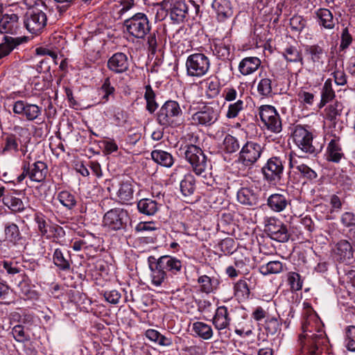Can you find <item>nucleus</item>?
Returning <instances> with one entry per match:
<instances>
[{
  "label": "nucleus",
  "mask_w": 355,
  "mask_h": 355,
  "mask_svg": "<svg viewBox=\"0 0 355 355\" xmlns=\"http://www.w3.org/2000/svg\"><path fill=\"white\" fill-rule=\"evenodd\" d=\"M148 262L151 271L152 283L156 286H161L164 282L168 284L173 283V276L181 273L182 262L176 257L164 255L156 259L150 256Z\"/></svg>",
  "instance_id": "nucleus-1"
},
{
  "label": "nucleus",
  "mask_w": 355,
  "mask_h": 355,
  "mask_svg": "<svg viewBox=\"0 0 355 355\" xmlns=\"http://www.w3.org/2000/svg\"><path fill=\"white\" fill-rule=\"evenodd\" d=\"M183 150L185 159L196 175L206 179L208 175H211V165L200 147L189 144L186 145Z\"/></svg>",
  "instance_id": "nucleus-2"
},
{
  "label": "nucleus",
  "mask_w": 355,
  "mask_h": 355,
  "mask_svg": "<svg viewBox=\"0 0 355 355\" xmlns=\"http://www.w3.org/2000/svg\"><path fill=\"white\" fill-rule=\"evenodd\" d=\"M182 115V111L179 103L175 101H167L158 111L157 121L164 127H174L180 123Z\"/></svg>",
  "instance_id": "nucleus-3"
},
{
  "label": "nucleus",
  "mask_w": 355,
  "mask_h": 355,
  "mask_svg": "<svg viewBox=\"0 0 355 355\" xmlns=\"http://www.w3.org/2000/svg\"><path fill=\"white\" fill-rule=\"evenodd\" d=\"M123 26L127 32L137 39L145 38L151 29L148 18L143 12H137L125 19Z\"/></svg>",
  "instance_id": "nucleus-4"
},
{
  "label": "nucleus",
  "mask_w": 355,
  "mask_h": 355,
  "mask_svg": "<svg viewBox=\"0 0 355 355\" xmlns=\"http://www.w3.org/2000/svg\"><path fill=\"white\" fill-rule=\"evenodd\" d=\"M185 66L188 76L200 78L207 74L211 63L204 53H195L187 57Z\"/></svg>",
  "instance_id": "nucleus-5"
},
{
  "label": "nucleus",
  "mask_w": 355,
  "mask_h": 355,
  "mask_svg": "<svg viewBox=\"0 0 355 355\" xmlns=\"http://www.w3.org/2000/svg\"><path fill=\"white\" fill-rule=\"evenodd\" d=\"M292 136L295 145L302 153L315 156L321 150V147L317 148L313 144V135L304 127L296 125Z\"/></svg>",
  "instance_id": "nucleus-6"
},
{
  "label": "nucleus",
  "mask_w": 355,
  "mask_h": 355,
  "mask_svg": "<svg viewBox=\"0 0 355 355\" xmlns=\"http://www.w3.org/2000/svg\"><path fill=\"white\" fill-rule=\"evenodd\" d=\"M284 171V162L279 157L268 159L261 168L264 179L270 184H276L282 179Z\"/></svg>",
  "instance_id": "nucleus-7"
},
{
  "label": "nucleus",
  "mask_w": 355,
  "mask_h": 355,
  "mask_svg": "<svg viewBox=\"0 0 355 355\" xmlns=\"http://www.w3.org/2000/svg\"><path fill=\"white\" fill-rule=\"evenodd\" d=\"M265 231L272 239L278 242H286L290 237L287 225L275 217L265 220Z\"/></svg>",
  "instance_id": "nucleus-8"
},
{
  "label": "nucleus",
  "mask_w": 355,
  "mask_h": 355,
  "mask_svg": "<svg viewBox=\"0 0 355 355\" xmlns=\"http://www.w3.org/2000/svg\"><path fill=\"white\" fill-rule=\"evenodd\" d=\"M46 14L39 10H28L24 15V24L26 28L32 34H39L46 24Z\"/></svg>",
  "instance_id": "nucleus-9"
},
{
  "label": "nucleus",
  "mask_w": 355,
  "mask_h": 355,
  "mask_svg": "<svg viewBox=\"0 0 355 355\" xmlns=\"http://www.w3.org/2000/svg\"><path fill=\"white\" fill-rule=\"evenodd\" d=\"M129 221L128 211L123 209L115 208L108 211L103 217L105 226L113 230L125 229Z\"/></svg>",
  "instance_id": "nucleus-10"
},
{
  "label": "nucleus",
  "mask_w": 355,
  "mask_h": 355,
  "mask_svg": "<svg viewBox=\"0 0 355 355\" xmlns=\"http://www.w3.org/2000/svg\"><path fill=\"white\" fill-rule=\"evenodd\" d=\"M220 116V111L216 107L210 105L203 106L199 111L194 113L192 116L193 123L209 127L214 125Z\"/></svg>",
  "instance_id": "nucleus-11"
},
{
  "label": "nucleus",
  "mask_w": 355,
  "mask_h": 355,
  "mask_svg": "<svg viewBox=\"0 0 355 355\" xmlns=\"http://www.w3.org/2000/svg\"><path fill=\"white\" fill-rule=\"evenodd\" d=\"M263 148L254 141H247L239 152V161L245 166H252L260 158Z\"/></svg>",
  "instance_id": "nucleus-12"
},
{
  "label": "nucleus",
  "mask_w": 355,
  "mask_h": 355,
  "mask_svg": "<svg viewBox=\"0 0 355 355\" xmlns=\"http://www.w3.org/2000/svg\"><path fill=\"white\" fill-rule=\"evenodd\" d=\"M259 116L261 121L270 131L279 132L282 130V121L279 115L273 106H261L260 107Z\"/></svg>",
  "instance_id": "nucleus-13"
},
{
  "label": "nucleus",
  "mask_w": 355,
  "mask_h": 355,
  "mask_svg": "<svg viewBox=\"0 0 355 355\" xmlns=\"http://www.w3.org/2000/svg\"><path fill=\"white\" fill-rule=\"evenodd\" d=\"M20 30L19 17L16 14H5L0 18V33L15 35Z\"/></svg>",
  "instance_id": "nucleus-14"
},
{
  "label": "nucleus",
  "mask_w": 355,
  "mask_h": 355,
  "mask_svg": "<svg viewBox=\"0 0 355 355\" xmlns=\"http://www.w3.org/2000/svg\"><path fill=\"white\" fill-rule=\"evenodd\" d=\"M129 60L128 56L123 53H116L113 54L107 60V68L116 73H122L129 69Z\"/></svg>",
  "instance_id": "nucleus-15"
},
{
  "label": "nucleus",
  "mask_w": 355,
  "mask_h": 355,
  "mask_svg": "<svg viewBox=\"0 0 355 355\" xmlns=\"http://www.w3.org/2000/svg\"><path fill=\"white\" fill-rule=\"evenodd\" d=\"M267 205L275 212H281L291 205L288 193H273L267 200Z\"/></svg>",
  "instance_id": "nucleus-16"
},
{
  "label": "nucleus",
  "mask_w": 355,
  "mask_h": 355,
  "mask_svg": "<svg viewBox=\"0 0 355 355\" xmlns=\"http://www.w3.org/2000/svg\"><path fill=\"white\" fill-rule=\"evenodd\" d=\"M336 258L340 262H349L354 257L352 244L347 240L340 241L335 249Z\"/></svg>",
  "instance_id": "nucleus-17"
},
{
  "label": "nucleus",
  "mask_w": 355,
  "mask_h": 355,
  "mask_svg": "<svg viewBox=\"0 0 355 355\" xmlns=\"http://www.w3.org/2000/svg\"><path fill=\"white\" fill-rule=\"evenodd\" d=\"M212 8L216 11L217 19L220 21H224L233 15L232 5L229 0H214Z\"/></svg>",
  "instance_id": "nucleus-18"
},
{
  "label": "nucleus",
  "mask_w": 355,
  "mask_h": 355,
  "mask_svg": "<svg viewBox=\"0 0 355 355\" xmlns=\"http://www.w3.org/2000/svg\"><path fill=\"white\" fill-rule=\"evenodd\" d=\"M344 157V153L340 144L339 137L332 139L327 146V159L328 161L338 163Z\"/></svg>",
  "instance_id": "nucleus-19"
},
{
  "label": "nucleus",
  "mask_w": 355,
  "mask_h": 355,
  "mask_svg": "<svg viewBox=\"0 0 355 355\" xmlns=\"http://www.w3.org/2000/svg\"><path fill=\"white\" fill-rule=\"evenodd\" d=\"M305 53L315 66L318 67L323 64L325 52L323 48L318 44L306 46Z\"/></svg>",
  "instance_id": "nucleus-20"
},
{
  "label": "nucleus",
  "mask_w": 355,
  "mask_h": 355,
  "mask_svg": "<svg viewBox=\"0 0 355 355\" xmlns=\"http://www.w3.org/2000/svg\"><path fill=\"white\" fill-rule=\"evenodd\" d=\"M26 42V37H3V42L0 44V59L8 55L16 46Z\"/></svg>",
  "instance_id": "nucleus-21"
},
{
  "label": "nucleus",
  "mask_w": 355,
  "mask_h": 355,
  "mask_svg": "<svg viewBox=\"0 0 355 355\" xmlns=\"http://www.w3.org/2000/svg\"><path fill=\"white\" fill-rule=\"evenodd\" d=\"M230 322L227 309L225 306H219L215 313L212 322L215 328L219 331L226 329Z\"/></svg>",
  "instance_id": "nucleus-22"
},
{
  "label": "nucleus",
  "mask_w": 355,
  "mask_h": 355,
  "mask_svg": "<svg viewBox=\"0 0 355 355\" xmlns=\"http://www.w3.org/2000/svg\"><path fill=\"white\" fill-rule=\"evenodd\" d=\"M48 172L46 163L38 161L30 165V180L33 182H41L46 176Z\"/></svg>",
  "instance_id": "nucleus-23"
},
{
  "label": "nucleus",
  "mask_w": 355,
  "mask_h": 355,
  "mask_svg": "<svg viewBox=\"0 0 355 355\" xmlns=\"http://www.w3.org/2000/svg\"><path fill=\"white\" fill-rule=\"evenodd\" d=\"M261 65V60L257 57H247L239 63V70L243 76L252 74Z\"/></svg>",
  "instance_id": "nucleus-24"
},
{
  "label": "nucleus",
  "mask_w": 355,
  "mask_h": 355,
  "mask_svg": "<svg viewBox=\"0 0 355 355\" xmlns=\"http://www.w3.org/2000/svg\"><path fill=\"white\" fill-rule=\"evenodd\" d=\"M160 206L161 205H159L155 200L150 198H143L137 202L139 213L149 216L155 215Z\"/></svg>",
  "instance_id": "nucleus-25"
},
{
  "label": "nucleus",
  "mask_w": 355,
  "mask_h": 355,
  "mask_svg": "<svg viewBox=\"0 0 355 355\" xmlns=\"http://www.w3.org/2000/svg\"><path fill=\"white\" fill-rule=\"evenodd\" d=\"M120 202L128 204L133 199L134 187L130 181L122 182L116 192Z\"/></svg>",
  "instance_id": "nucleus-26"
},
{
  "label": "nucleus",
  "mask_w": 355,
  "mask_h": 355,
  "mask_svg": "<svg viewBox=\"0 0 355 355\" xmlns=\"http://www.w3.org/2000/svg\"><path fill=\"white\" fill-rule=\"evenodd\" d=\"M238 201L244 205L254 206L258 203L257 195L251 189L243 187L237 192Z\"/></svg>",
  "instance_id": "nucleus-27"
},
{
  "label": "nucleus",
  "mask_w": 355,
  "mask_h": 355,
  "mask_svg": "<svg viewBox=\"0 0 355 355\" xmlns=\"http://www.w3.org/2000/svg\"><path fill=\"white\" fill-rule=\"evenodd\" d=\"M317 19L319 20V24L327 29H332L336 24V20L334 18L331 12L327 8H319L315 12Z\"/></svg>",
  "instance_id": "nucleus-28"
},
{
  "label": "nucleus",
  "mask_w": 355,
  "mask_h": 355,
  "mask_svg": "<svg viewBox=\"0 0 355 355\" xmlns=\"http://www.w3.org/2000/svg\"><path fill=\"white\" fill-rule=\"evenodd\" d=\"M151 157L155 162L166 168L171 167L174 163L173 155L162 150H153L151 152Z\"/></svg>",
  "instance_id": "nucleus-29"
},
{
  "label": "nucleus",
  "mask_w": 355,
  "mask_h": 355,
  "mask_svg": "<svg viewBox=\"0 0 355 355\" xmlns=\"http://www.w3.org/2000/svg\"><path fill=\"white\" fill-rule=\"evenodd\" d=\"M53 263L62 271H69L71 269L70 255H65L64 252L59 248L54 250L53 254Z\"/></svg>",
  "instance_id": "nucleus-30"
},
{
  "label": "nucleus",
  "mask_w": 355,
  "mask_h": 355,
  "mask_svg": "<svg viewBox=\"0 0 355 355\" xmlns=\"http://www.w3.org/2000/svg\"><path fill=\"white\" fill-rule=\"evenodd\" d=\"M290 166L292 168H296L302 178L309 180H314L318 176L314 170L304 164H299L298 162L292 157L290 158Z\"/></svg>",
  "instance_id": "nucleus-31"
},
{
  "label": "nucleus",
  "mask_w": 355,
  "mask_h": 355,
  "mask_svg": "<svg viewBox=\"0 0 355 355\" xmlns=\"http://www.w3.org/2000/svg\"><path fill=\"white\" fill-rule=\"evenodd\" d=\"M195 182V178L192 174L187 173L184 175L180 182V190L183 196L190 197L193 194L196 189Z\"/></svg>",
  "instance_id": "nucleus-32"
},
{
  "label": "nucleus",
  "mask_w": 355,
  "mask_h": 355,
  "mask_svg": "<svg viewBox=\"0 0 355 355\" xmlns=\"http://www.w3.org/2000/svg\"><path fill=\"white\" fill-rule=\"evenodd\" d=\"M213 53L220 60L230 59V46L220 40H217L211 46Z\"/></svg>",
  "instance_id": "nucleus-33"
},
{
  "label": "nucleus",
  "mask_w": 355,
  "mask_h": 355,
  "mask_svg": "<svg viewBox=\"0 0 355 355\" xmlns=\"http://www.w3.org/2000/svg\"><path fill=\"white\" fill-rule=\"evenodd\" d=\"M188 11V7L184 1H176L171 10V16L172 19L175 21H182L186 17Z\"/></svg>",
  "instance_id": "nucleus-34"
},
{
  "label": "nucleus",
  "mask_w": 355,
  "mask_h": 355,
  "mask_svg": "<svg viewBox=\"0 0 355 355\" xmlns=\"http://www.w3.org/2000/svg\"><path fill=\"white\" fill-rule=\"evenodd\" d=\"M146 338L161 346H171L173 343L170 338L162 335L155 329H148L145 334Z\"/></svg>",
  "instance_id": "nucleus-35"
},
{
  "label": "nucleus",
  "mask_w": 355,
  "mask_h": 355,
  "mask_svg": "<svg viewBox=\"0 0 355 355\" xmlns=\"http://www.w3.org/2000/svg\"><path fill=\"white\" fill-rule=\"evenodd\" d=\"M57 198L69 210L73 209L77 205L76 197L68 191H62L58 193Z\"/></svg>",
  "instance_id": "nucleus-36"
},
{
  "label": "nucleus",
  "mask_w": 355,
  "mask_h": 355,
  "mask_svg": "<svg viewBox=\"0 0 355 355\" xmlns=\"http://www.w3.org/2000/svg\"><path fill=\"white\" fill-rule=\"evenodd\" d=\"M259 272L264 276L277 274L283 270V263L279 261H269L259 267Z\"/></svg>",
  "instance_id": "nucleus-37"
},
{
  "label": "nucleus",
  "mask_w": 355,
  "mask_h": 355,
  "mask_svg": "<svg viewBox=\"0 0 355 355\" xmlns=\"http://www.w3.org/2000/svg\"><path fill=\"white\" fill-rule=\"evenodd\" d=\"M192 329L198 336L205 340L211 338L213 335L211 327L202 322H194Z\"/></svg>",
  "instance_id": "nucleus-38"
},
{
  "label": "nucleus",
  "mask_w": 355,
  "mask_h": 355,
  "mask_svg": "<svg viewBox=\"0 0 355 355\" xmlns=\"http://www.w3.org/2000/svg\"><path fill=\"white\" fill-rule=\"evenodd\" d=\"M240 144L238 139L231 135H227L223 141L222 149L226 153H233L239 150Z\"/></svg>",
  "instance_id": "nucleus-39"
},
{
  "label": "nucleus",
  "mask_w": 355,
  "mask_h": 355,
  "mask_svg": "<svg viewBox=\"0 0 355 355\" xmlns=\"http://www.w3.org/2000/svg\"><path fill=\"white\" fill-rule=\"evenodd\" d=\"M335 97V92L332 88L331 79H327L323 85L321 92V101L320 107H323L327 103L331 101Z\"/></svg>",
  "instance_id": "nucleus-40"
},
{
  "label": "nucleus",
  "mask_w": 355,
  "mask_h": 355,
  "mask_svg": "<svg viewBox=\"0 0 355 355\" xmlns=\"http://www.w3.org/2000/svg\"><path fill=\"white\" fill-rule=\"evenodd\" d=\"M198 283L200 284L201 291L210 293L216 288L218 284L217 279H211L207 275H202L198 279Z\"/></svg>",
  "instance_id": "nucleus-41"
},
{
  "label": "nucleus",
  "mask_w": 355,
  "mask_h": 355,
  "mask_svg": "<svg viewBox=\"0 0 355 355\" xmlns=\"http://www.w3.org/2000/svg\"><path fill=\"white\" fill-rule=\"evenodd\" d=\"M272 80L270 78H263L257 85L258 93L264 97H270L272 94Z\"/></svg>",
  "instance_id": "nucleus-42"
},
{
  "label": "nucleus",
  "mask_w": 355,
  "mask_h": 355,
  "mask_svg": "<svg viewBox=\"0 0 355 355\" xmlns=\"http://www.w3.org/2000/svg\"><path fill=\"white\" fill-rule=\"evenodd\" d=\"M283 56L287 62H300L303 64V58L301 53L295 46H288L284 49Z\"/></svg>",
  "instance_id": "nucleus-43"
},
{
  "label": "nucleus",
  "mask_w": 355,
  "mask_h": 355,
  "mask_svg": "<svg viewBox=\"0 0 355 355\" xmlns=\"http://www.w3.org/2000/svg\"><path fill=\"white\" fill-rule=\"evenodd\" d=\"M144 98L146 101V110L150 113H153L158 107V104L155 101V94L150 85H146Z\"/></svg>",
  "instance_id": "nucleus-44"
},
{
  "label": "nucleus",
  "mask_w": 355,
  "mask_h": 355,
  "mask_svg": "<svg viewBox=\"0 0 355 355\" xmlns=\"http://www.w3.org/2000/svg\"><path fill=\"white\" fill-rule=\"evenodd\" d=\"M3 204L13 211H21L24 209L22 200L15 196H6L3 198Z\"/></svg>",
  "instance_id": "nucleus-45"
},
{
  "label": "nucleus",
  "mask_w": 355,
  "mask_h": 355,
  "mask_svg": "<svg viewBox=\"0 0 355 355\" xmlns=\"http://www.w3.org/2000/svg\"><path fill=\"white\" fill-rule=\"evenodd\" d=\"M4 141L5 145L2 148V153H6L12 151L18 152L19 150V144L16 135L13 134L8 135L4 139Z\"/></svg>",
  "instance_id": "nucleus-46"
},
{
  "label": "nucleus",
  "mask_w": 355,
  "mask_h": 355,
  "mask_svg": "<svg viewBox=\"0 0 355 355\" xmlns=\"http://www.w3.org/2000/svg\"><path fill=\"white\" fill-rule=\"evenodd\" d=\"M5 234L6 238L12 242H17L21 238L19 228L15 223H7L5 225Z\"/></svg>",
  "instance_id": "nucleus-47"
},
{
  "label": "nucleus",
  "mask_w": 355,
  "mask_h": 355,
  "mask_svg": "<svg viewBox=\"0 0 355 355\" xmlns=\"http://www.w3.org/2000/svg\"><path fill=\"white\" fill-rule=\"evenodd\" d=\"M220 90V83L216 78L214 79H209L207 80V89L206 95L209 98H214L216 97Z\"/></svg>",
  "instance_id": "nucleus-48"
},
{
  "label": "nucleus",
  "mask_w": 355,
  "mask_h": 355,
  "mask_svg": "<svg viewBox=\"0 0 355 355\" xmlns=\"http://www.w3.org/2000/svg\"><path fill=\"white\" fill-rule=\"evenodd\" d=\"M342 105L338 102L329 105L324 110L326 119L330 121H334L337 116L340 115Z\"/></svg>",
  "instance_id": "nucleus-49"
},
{
  "label": "nucleus",
  "mask_w": 355,
  "mask_h": 355,
  "mask_svg": "<svg viewBox=\"0 0 355 355\" xmlns=\"http://www.w3.org/2000/svg\"><path fill=\"white\" fill-rule=\"evenodd\" d=\"M235 294L243 298H248L250 295V288L246 279H240L234 285Z\"/></svg>",
  "instance_id": "nucleus-50"
},
{
  "label": "nucleus",
  "mask_w": 355,
  "mask_h": 355,
  "mask_svg": "<svg viewBox=\"0 0 355 355\" xmlns=\"http://www.w3.org/2000/svg\"><path fill=\"white\" fill-rule=\"evenodd\" d=\"M244 108V102L239 99L236 102L231 103L228 106V110L226 116L228 119H233L236 117L239 112Z\"/></svg>",
  "instance_id": "nucleus-51"
},
{
  "label": "nucleus",
  "mask_w": 355,
  "mask_h": 355,
  "mask_svg": "<svg viewBox=\"0 0 355 355\" xmlns=\"http://www.w3.org/2000/svg\"><path fill=\"white\" fill-rule=\"evenodd\" d=\"M288 282L291 286V289L295 291H300L302 287V281L301 280L300 275L295 272H290L288 274Z\"/></svg>",
  "instance_id": "nucleus-52"
},
{
  "label": "nucleus",
  "mask_w": 355,
  "mask_h": 355,
  "mask_svg": "<svg viewBox=\"0 0 355 355\" xmlns=\"http://www.w3.org/2000/svg\"><path fill=\"white\" fill-rule=\"evenodd\" d=\"M346 347L349 351L355 352V326H349L346 331Z\"/></svg>",
  "instance_id": "nucleus-53"
},
{
  "label": "nucleus",
  "mask_w": 355,
  "mask_h": 355,
  "mask_svg": "<svg viewBox=\"0 0 355 355\" xmlns=\"http://www.w3.org/2000/svg\"><path fill=\"white\" fill-rule=\"evenodd\" d=\"M29 105L30 103L25 101H17L13 105V112L26 118Z\"/></svg>",
  "instance_id": "nucleus-54"
},
{
  "label": "nucleus",
  "mask_w": 355,
  "mask_h": 355,
  "mask_svg": "<svg viewBox=\"0 0 355 355\" xmlns=\"http://www.w3.org/2000/svg\"><path fill=\"white\" fill-rule=\"evenodd\" d=\"M290 25L292 30L300 32L306 26V20L300 15H294L290 19Z\"/></svg>",
  "instance_id": "nucleus-55"
},
{
  "label": "nucleus",
  "mask_w": 355,
  "mask_h": 355,
  "mask_svg": "<svg viewBox=\"0 0 355 355\" xmlns=\"http://www.w3.org/2000/svg\"><path fill=\"white\" fill-rule=\"evenodd\" d=\"M27 114H26V119L28 121H34L37 119L42 114V108L36 104L30 103L28 109Z\"/></svg>",
  "instance_id": "nucleus-56"
},
{
  "label": "nucleus",
  "mask_w": 355,
  "mask_h": 355,
  "mask_svg": "<svg viewBox=\"0 0 355 355\" xmlns=\"http://www.w3.org/2000/svg\"><path fill=\"white\" fill-rule=\"evenodd\" d=\"M338 270L339 274H343L353 285H355V269L353 266L345 265L338 268Z\"/></svg>",
  "instance_id": "nucleus-57"
},
{
  "label": "nucleus",
  "mask_w": 355,
  "mask_h": 355,
  "mask_svg": "<svg viewBox=\"0 0 355 355\" xmlns=\"http://www.w3.org/2000/svg\"><path fill=\"white\" fill-rule=\"evenodd\" d=\"M343 202L344 200H342L337 195H331L329 198L331 205L330 213H339L342 209Z\"/></svg>",
  "instance_id": "nucleus-58"
},
{
  "label": "nucleus",
  "mask_w": 355,
  "mask_h": 355,
  "mask_svg": "<svg viewBox=\"0 0 355 355\" xmlns=\"http://www.w3.org/2000/svg\"><path fill=\"white\" fill-rule=\"evenodd\" d=\"M101 91H102L104 94L103 96V99L105 101H108L109 96L114 94L115 89L113 86L111 85L110 79L109 77L106 78L101 87Z\"/></svg>",
  "instance_id": "nucleus-59"
},
{
  "label": "nucleus",
  "mask_w": 355,
  "mask_h": 355,
  "mask_svg": "<svg viewBox=\"0 0 355 355\" xmlns=\"http://www.w3.org/2000/svg\"><path fill=\"white\" fill-rule=\"evenodd\" d=\"M12 334L17 342L21 343L28 340V338L25 334L24 328L21 325H15L12 329Z\"/></svg>",
  "instance_id": "nucleus-60"
},
{
  "label": "nucleus",
  "mask_w": 355,
  "mask_h": 355,
  "mask_svg": "<svg viewBox=\"0 0 355 355\" xmlns=\"http://www.w3.org/2000/svg\"><path fill=\"white\" fill-rule=\"evenodd\" d=\"M341 223L349 229L355 225V215L352 212H345L340 217Z\"/></svg>",
  "instance_id": "nucleus-61"
},
{
  "label": "nucleus",
  "mask_w": 355,
  "mask_h": 355,
  "mask_svg": "<svg viewBox=\"0 0 355 355\" xmlns=\"http://www.w3.org/2000/svg\"><path fill=\"white\" fill-rule=\"evenodd\" d=\"M279 329V323L277 318H272L266 322V329L268 334H275Z\"/></svg>",
  "instance_id": "nucleus-62"
},
{
  "label": "nucleus",
  "mask_w": 355,
  "mask_h": 355,
  "mask_svg": "<svg viewBox=\"0 0 355 355\" xmlns=\"http://www.w3.org/2000/svg\"><path fill=\"white\" fill-rule=\"evenodd\" d=\"M103 296L106 301L114 304L119 303L121 298V294L116 290L105 291Z\"/></svg>",
  "instance_id": "nucleus-63"
},
{
  "label": "nucleus",
  "mask_w": 355,
  "mask_h": 355,
  "mask_svg": "<svg viewBox=\"0 0 355 355\" xmlns=\"http://www.w3.org/2000/svg\"><path fill=\"white\" fill-rule=\"evenodd\" d=\"M352 38L349 33L348 29L347 28H344L341 35L340 47L343 49L347 48L352 43Z\"/></svg>",
  "instance_id": "nucleus-64"
}]
</instances>
